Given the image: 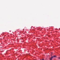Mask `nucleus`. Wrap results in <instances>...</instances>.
<instances>
[{"mask_svg":"<svg viewBox=\"0 0 60 60\" xmlns=\"http://www.w3.org/2000/svg\"><path fill=\"white\" fill-rule=\"evenodd\" d=\"M52 58H53V57H51L50 58V60H52Z\"/></svg>","mask_w":60,"mask_h":60,"instance_id":"nucleus-1","label":"nucleus"},{"mask_svg":"<svg viewBox=\"0 0 60 60\" xmlns=\"http://www.w3.org/2000/svg\"><path fill=\"white\" fill-rule=\"evenodd\" d=\"M53 56L54 57H56V56H55V55H54V56Z\"/></svg>","mask_w":60,"mask_h":60,"instance_id":"nucleus-2","label":"nucleus"},{"mask_svg":"<svg viewBox=\"0 0 60 60\" xmlns=\"http://www.w3.org/2000/svg\"><path fill=\"white\" fill-rule=\"evenodd\" d=\"M59 59H60V57H59Z\"/></svg>","mask_w":60,"mask_h":60,"instance_id":"nucleus-3","label":"nucleus"},{"mask_svg":"<svg viewBox=\"0 0 60 60\" xmlns=\"http://www.w3.org/2000/svg\"><path fill=\"white\" fill-rule=\"evenodd\" d=\"M42 60H44L43 59H42Z\"/></svg>","mask_w":60,"mask_h":60,"instance_id":"nucleus-4","label":"nucleus"}]
</instances>
